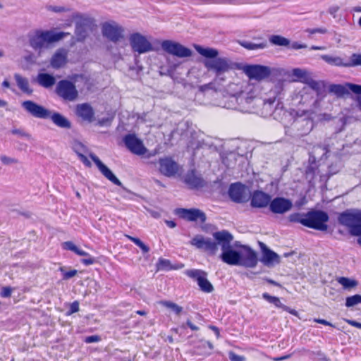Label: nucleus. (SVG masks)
Returning a JSON list of instances; mask_svg holds the SVG:
<instances>
[{
	"label": "nucleus",
	"instance_id": "4d7b16f0",
	"mask_svg": "<svg viewBox=\"0 0 361 361\" xmlns=\"http://www.w3.org/2000/svg\"><path fill=\"white\" fill-rule=\"evenodd\" d=\"M314 322L316 323H318V324L325 325V326H329L334 327V324H332L331 322H329L327 320L324 319H314Z\"/></svg>",
	"mask_w": 361,
	"mask_h": 361
},
{
	"label": "nucleus",
	"instance_id": "c756f323",
	"mask_svg": "<svg viewBox=\"0 0 361 361\" xmlns=\"http://www.w3.org/2000/svg\"><path fill=\"white\" fill-rule=\"evenodd\" d=\"M213 344L209 341H201L196 347L197 355L207 356L209 355L213 350Z\"/></svg>",
	"mask_w": 361,
	"mask_h": 361
},
{
	"label": "nucleus",
	"instance_id": "f3484780",
	"mask_svg": "<svg viewBox=\"0 0 361 361\" xmlns=\"http://www.w3.org/2000/svg\"><path fill=\"white\" fill-rule=\"evenodd\" d=\"M228 195L231 200L237 203L247 201L246 188L241 183H235L230 185Z\"/></svg>",
	"mask_w": 361,
	"mask_h": 361
},
{
	"label": "nucleus",
	"instance_id": "393cba45",
	"mask_svg": "<svg viewBox=\"0 0 361 361\" xmlns=\"http://www.w3.org/2000/svg\"><path fill=\"white\" fill-rule=\"evenodd\" d=\"M73 149L86 167L90 168L92 166L91 161L85 154L88 152V149L86 146L80 142H75L73 145Z\"/></svg>",
	"mask_w": 361,
	"mask_h": 361
},
{
	"label": "nucleus",
	"instance_id": "c9c22d12",
	"mask_svg": "<svg viewBox=\"0 0 361 361\" xmlns=\"http://www.w3.org/2000/svg\"><path fill=\"white\" fill-rule=\"evenodd\" d=\"M159 303L161 305L170 309L177 316H179L183 312V307L169 300H161Z\"/></svg>",
	"mask_w": 361,
	"mask_h": 361
},
{
	"label": "nucleus",
	"instance_id": "864d4df0",
	"mask_svg": "<svg viewBox=\"0 0 361 361\" xmlns=\"http://www.w3.org/2000/svg\"><path fill=\"white\" fill-rule=\"evenodd\" d=\"M12 293V288L9 286H5L2 288L1 295L4 298L11 297Z\"/></svg>",
	"mask_w": 361,
	"mask_h": 361
},
{
	"label": "nucleus",
	"instance_id": "a18cd8bd",
	"mask_svg": "<svg viewBox=\"0 0 361 361\" xmlns=\"http://www.w3.org/2000/svg\"><path fill=\"white\" fill-rule=\"evenodd\" d=\"M124 37L125 30L122 27L114 23V42L124 39Z\"/></svg>",
	"mask_w": 361,
	"mask_h": 361
},
{
	"label": "nucleus",
	"instance_id": "a878e982",
	"mask_svg": "<svg viewBox=\"0 0 361 361\" xmlns=\"http://www.w3.org/2000/svg\"><path fill=\"white\" fill-rule=\"evenodd\" d=\"M90 158L94 161L100 172L109 180L113 181V172L104 165L99 157L92 152L88 154Z\"/></svg>",
	"mask_w": 361,
	"mask_h": 361
},
{
	"label": "nucleus",
	"instance_id": "1a4fd4ad",
	"mask_svg": "<svg viewBox=\"0 0 361 361\" xmlns=\"http://www.w3.org/2000/svg\"><path fill=\"white\" fill-rule=\"evenodd\" d=\"M186 276L195 281L201 291L210 293L214 288L207 279V273L201 269H188L185 271Z\"/></svg>",
	"mask_w": 361,
	"mask_h": 361
},
{
	"label": "nucleus",
	"instance_id": "4468645a",
	"mask_svg": "<svg viewBox=\"0 0 361 361\" xmlns=\"http://www.w3.org/2000/svg\"><path fill=\"white\" fill-rule=\"evenodd\" d=\"M190 244L211 255H214L218 250V245L220 243L218 241H212L210 238H204L202 235H196L191 240Z\"/></svg>",
	"mask_w": 361,
	"mask_h": 361
},
{
	"label": "nucleus",
	"instance_id": "052dcab7",
	"mask_svg": "<svg viewBox=\"0 0 361 361\" xmlns=\"http://www.w3.org/2000/svg\"><path fill=\"white\" fill-rule=\"evenodd\" d=\"M186 326L189 327L192 331H197L199 330V327L195 325L190 320L188 319L186 323Z\"/></svg>",
	"mask_w": 361,
	"mask_h": 361
},
{
	"label": "nucleus",
	"instance_id": "3c124183",
	"mask_svg": "<svg viewBox=\"0 0 361 361\" xmlns=\"http://www.w3.org/2000/svg\"><path fill=\"white\" fill-rule=\"evenodd\" d=\"M79 311V302L78 301L73 302L70 305V309L68 310V314H71Z\"/></svg>",
	"mask_w": 361,
	"mask_h": 361
},
{
	"label": "nucleus",
	"instance_id": "c85d7f7f",
	"mask_svg": "<svg viewBox=\"0 0 361 361\" xmlns=\"http://www.w3.org/2000/svg\"><path fill=\"white\" fill-rule=\"evenodd\" d=\"M37 78L39 84L46 88L52 87L56 82L55 78L49 73H39Z\"/></svg>",
	"mask_w": 361,
	"mask_h": 361
},
{
	"label": "nucleus",
	"instance_id": "412c9836",
	"mask_svg": "<svg viewBox=\"0 0 361 361\" xmlns=\"http://www.w3.org/2000/svg\"><path fill=\"white\" fill-rule=\"evenodd\" d=\"M62 247L66 250H71L79 256L87 257L81 259L82 264L88 266L93 264L96 260L94 257L90 255L87 252L78 247L72 241H66L62 244Z\"/></svg>",
	"mask_w": 361,
	"mask_h": 361
},
{
	"label": "nucleus",
	"instance_id": "ddd939ff",
	"mask_svg": "<svg viewBox=\"0 0 361 361\" xmlns=\"http://www.w3.org/2000/svg\"><path fill=\"white\" fill-rule=\"evenodd\" d=\"M158 163L159 171L166 177L175 176L179 171L180 166L170 157L160 158Z\"/></svg>",
	"mask_w": 361,
	"mask_h": 361
},
{
	"label": "nucleus",
	"instance_id": "c03bdc74",
	"mask_svg": "<svg viewBox=\"0 0 361 361\" xmlns=\"http://www.w3.org/2000/svg\"><path fill=\"white\" fill-rule=\"evenodd\" d=\"M262 298L266 300L267 302L274 304L277 307H282V304L280 301V299L276 296L270 295L267 293H264L262 294Z\"/></svg>",
	"mask_w": 361,
	"mask_h": 361
},
{
	"label": "nucleus",
	"instance_id": "09e8293b",
	"mask_svg": "<svg viewBox=\"0 0 361 361\" xmlns=\"http://www.w3.org/2000/svg\"><path fill=\"white\" fill-rule=\"evenodd\" d=\"M346 86L347 88L348 89V91L350 90L351 92L357 94H361V85L352 83H347Z\"/></svg>",
	"mask_w": 361,
	"mask_h": 361
},
{
	"label": "nucleus",
	"instance_id": "f03ea898",
	"mask_svg": "<svg viewBox=\"0 0 361 361\" xmlns=\"http://www.w3.org/2000/svg\"><path fill=\"white\" fill-rule=\"evenodd\" d=\"M214 239L221 243L223 250L220 255L221 260L229 265L240 264L241 254L231 248L233 235L227 231H217L214 233Z\"/></svg>",
	"mask_w": 361,
	"mask_h": 361
},
{
	"label": "nucleus",
	"instance_id": "7c9ffc66",
	"mask_svg": "<svg viewBox=\"0 0 361 361\" xmlns=\"http://www.w3.org/2000/svg\"><path fill=\"white\" fill-rule=\"evenodd\" d=\"M15 79L16 80V83L18 87L23 91L24 93L27 94H31L32 92V90L30 87L29 82L27 78H23L18 74L15 75Z\"/></svg>",
	"mask_w": 361,
	"mask_h": 361
},
{
	"label": "nucleus",
	"instance_id": "f257e3e1",
	"mask_svg": "<svg viewBox=\"0 0 361 361\" xmlns=\"http://www.w3.org/2000/svg\"><path fill=\"white\" fill-rule=\"evenodd\" d=\"M198 54L206 58L204 66L208 71H211L216 76H220L233 68V63L226 57H218L219 51L214 48L195 46Z\"/></svg>",
	"mask_w": 361,
	"mask_h": 361
},
{
	"label": "nucleus",
	"instance_id": "de8ad7c7",
	"mask_svg": "<svg viewBox=\"0 0 361 361\" xmlns=\"http://www.w3.org/2000/svg\"><path fill=\"white\" fill-rule=\"evenodd\" d=\"M63 274V279L68 280L77 274V270L71 269L70 271H66L64 267H60L59 269Z\"/></svg>",
	"mask_w": 361,
	"mask_h": 361
},
{
	"label": "nucleus",
	"instance_id": "473e14b6",
	"mask_svg": "<svg viewBox=\"0 0 361 361\" xmlns=\"http://www.w3.org/2000/svg\"><path fill=\"white\" fill-rule=\"evenodd\" d=\"M336 281L344 289L348 290L354 288L358 285V282L356 280L345 276L338 277Z\"/></svg>",
	"mask_w": 361,
	"mask_h": 361
},
{
	"label": "nucleus",
	"instance_id": "e2e57ef3",
	"mask_svg": "<svg viewBox=\"0 0 361 361\" xmlns=\"http://www.w3.org/2000/svg\"><path fill=\"white\" fill-rule=\"evenodd\" d=\"M209 329L214 332L217 338L220 337V331L217 326L211 325L209 326Z\"/></svg>",
	"mask_w": 361,
	"mask_h": 361
},
{
	"label": "nucleus",
	"instance_id": "49530a36",
	"mask_svg": "<svg viewBox=\"0 0 361 361\" xmlns=\"http://www.w3.org/2000/svg\"><path fill=\"white\" fill-rule=\"evenodd\" d=\"M102 33L104 37L113 40V25L109 23H104L102 27Z\"/></svg>",
	"mask_w": 361,
	"mask_h": 361
},
{
	"label": "nucleus",
	"instance_id": "bf43d9fd",
	"mask_svg": "<svg viewBox=\"0 0 361 361\" xmlns=\"http://www.w3.org/2000/svg\"><path fill=\"white\" fill-rule=\"evenodd\" d=\"M346 322L352 326H354V327L361 329V323L360 322H358L355 320H351V319L346 320Z\"/></svg>",
	"mask_w": 361,
	"mask_h": 361
},
{
	"label": "nucleus",
	"instance_id": "69168bd1",
	"mask_svg": "<svg viewBox=\"0 0 361 361\" xmlns=\"http://www.w3.org/2000/svg\"><path fill=\"white\" fill-rule=\"evenodd\" d=\"M166 225L170 228H174L176 226V224L173 221H166Z\"/></svg>",
	"mask_w": 361,
	"mask_h": 361
},
{
	"label": "nucleus",
	"instance_id": "603ef678",
	"mask_svg": "<svg viewBox=\"0 0 361 361\" xmlns=\"http://www.w3.org/2000/svg\"><path fill=\"white\" fill-rule=\"evenodd\" d=\"M1 161H2L3 164H6V165L18 163L17 159H13V158H11V157H6L4 155L1 157Z\"/></svg>",
	"mask_w": 361,
	"mask_h": 361
},
{
	"label": "nucleus",
	"instance_id": "39448f33",
	"mask_svg": "<svg viewBox=\"0 0 361 361\" xmlns=\"http://www.w3.org/2000/svg\"><path fill=\"white\" fill-rule=\"evenodd\" d=\"M306 227L317 231H325L328 228V214L322 210L312 209L305 213Z\"/></svg>",
	"mask_w": 361,
	"mask_h": 361
},
{
	"label": "nucleus",
	"instance_id": "b1692460",
	"mask_svg": "<svg viewBox=\"0 0 361 361\" xmlns=\"http://www.w3.org/2000/svg\"><path fill=\"white\" fill-rule=\"evenodd\" d=\"M68 50L60 48L56 50L51 59L50 63L54 68H60L66 65L68 61Z\"/></svg>",
	"mask_w": 361,
	"mask_h": 361
},
{
	"label": "nucleus",
	"instance_id": "680f3d73",
	"mask_svg": "<svg viewBox=\"0 0 361 361\" xmlns=\"http://www.w3.org/2000/svg\"><path fill=\"white\" fill-rule=\"evenodd\" d=\"M12 134L13 135H19L20 136H27V134L20 129H13L11 130Z\"/></svg>",
	"mask_w": 361,
	"mask_h": 361
},
{
	"label": "nucleus",
	"instance_id": "5fc2aeb1",
	"mask_svg": "<svg viewBox=\"0 0 361 361\" xmlns=\"http://www.w3.org/2000/svg\"><path fill=\"white\" fill-rule=\"evenodd\" d=\"M99 341H100V337L97 335H92V336H87L85 338V342L86 343H96V342H99Z\"/></svg>",
	"mask_w": 361,
	"mask_h": 361
},
{
	"label": "nucleus",
	"instance_id": "13d9d810",
	"mask_svg": "<svg viewBox=\"0 0 361 361\" xmlns=\"http://www.w3.org/2000/svg\"><path fill=\"white\" fill-rule=\"evenodd\" d=\"M307 32L310 34H315V33L324 34L326 32V29H324V28H315V29L307 30Z\"/></svg>",
	"mask_w": 361,
	"mask_h": 361
},
{
	"label": "nucleus",
	"instance_id": "a211bd4d",
	"mask_svg": "<svg viewBox=\"0 0 361 361\" xmlns=\"http://www.w3.org/2000/svg\"><path fill=\"white\" fill-rule=\"evenodd\" d=\"M292 202L283 197H275L269 202V209L274 214H284L292 208Z\"/></svg>",
	"mask_w": 361,
	"mask_h": 361
},
{
	"label": "nucleus",
	"instance_id": "5701e85b",
	"mask_svg": "<svg viewBox=\"0 0 361 361\" xmlns=\"http://www.w3.org/2000/svg\"><path fill=\"white\" fill-rule=\"evenodd\" d=\"M262 251V257L261 261L267 266L272 265L274 263L279 264L280 262L279 256L273 250H270L263 243H259Z\"/></svg>",
	"mask_w": 361,
	"mask_h": 361
},
{
	"label": "nucleus",
	"instance_id": "6ab92c4d",
	"mask_svg": "<svg viewBox=\"0 0 361 361\" xmlns=\"http://www.w3.org/2000/svg\"><path fill=\"white\" fill-rule=\"evenodd\" d=\"M94 25L92 20L87 18H82L76 23L75 35L78 41L82 42L85 39L89 31H92Z\"/></svg>",
	"mask_w": 361,
	"mask_h": 361
},
{
	"label": "nucleus",
	"instance_id": "7ed1b4c3",
	"mask_svg": "<svg viewBox=\"0 0 361 361\" xmlns=\"http://www.w3.org/2000/svg\"><path fill=\"white\" fill-rule=\"evenodd\" d=\"M69 35V32H54L52 30H36L34 34L30 37V44L35 50L40 51L47 48L50 44L59 42Z\"/></svg>",
	"mask_w": 361,
	"mask_h": 361
},
{
	"label": "nucleus",
	"instance_id": "2f4dec72",
	"mask_svg": "<svg viewBox=\"0 0 361 361\" xmlns=\"http://www.w3.org/2000/svg\"><path fill=\"white\" fill-rule=\"evenodd\" d=\"M329 90L331 93L334 94L337 97H343L345 95L349 94V91L346 85H343L333 84L329 86Z\"/></svg>",
	"mask_w": 361,
	"mask_h": 361
},
{
	"label": "nucleus",
	"instance_id": "6e6552de",
	"mask_svg": "<svg viewBox=\"0 0 361 361\" xmlns=\"http://www.w3.org/2000/svg\"><path fill=\"white\" fill-rule=\"evenodd\" d=\"M56 93L65 101L73 102L78 97L75 84L68 80H61L57 83Z\"/></svg>",
	"mask_w": 361,
	"mask_h": 361
},
{
	"label": "nucleus",
	"instance_id": "37998d69",
	"mask_svg": "<svg viewBox=\"0 0 361 361\" xmlns=\"http://www.w3.org/2000/svg\"><path fill=\"white\" fill-rule=\"evenodd\" d=\"M359 303H361V295L356 294L346 298L345 306L348 307H353Z\"/></svg>",
	"mask_w": 361,
	"mask_h": 361
},
{
	"label": "nucleus",
	"instance_id": "423d86ee",
	"mask_svg": "<svg viewBox=\"0 0 361 361\" xmlns=\"http://www.w3.org/2000/svg\"><path fill=\"white\" fill-rule=\"evenodd\" d=\"M126 148L133 154L143 157L148 152L143 141L135 133H128L123 137Z\"/></svg>",
	"mask_w": 361,
	"mask_h": 361
},
{
	"label": "nucleus",
	"instance_id": "cd10ccee",
	"mask_svg": "<svg viewBox=\"0 0 361 361\" xmlns=\"http://www.w3.org/2000/svg\"><path fill=\"white\" fill-rule=\"evenodd\" d=\"M49 118L57 126L63 128H70L71 127V122L62 114L59 112L51 113Z\"/></svg>",
	"mask_w": 361,
	"mask_h": 361
},
{
	"label": "nucleus",
	"instance_id": "72a5a7b5",
	"mask_svg": "<svg viewBox=\"0 0 361 361\" xmlns=\"http://www.w3.org/2000/svg\"><path fill=\"white\" fill-rule=\"evenodd\" d=\"M240 44L247 50L262 49H264L267 46V43L264 40L257 43H253L248 41H242L240 42Z\"/></svg>",
	"mask_w": 361,
	"mask_h": 361
},
{
	"label": "nucleus",
	"instance_id": "aec40b11",
	"mask_svg": "<svg viewBox=\"0 0 361 361\" xmlns=\"http://www.w3.org/2000/svg\"><path fill=\"white\" fill-rule=\"evenodd\" d=\"M75 114L84 122L92 123L94 120V109L88 103L77 104Z\"/></svg>",
	"mask_w": 361,
	"mask_h": 361
},
{
	"label": "nucleus",
	"instance_id": "f704fd0d",
	"mask_svg": "<svg viewBox=\"0 0 361 361\" xmlns=\"http://www.w3.org/2000/svg\"><path fill=\"white\" fill-rule=\"evenodd\" d=\"M269 42L276 46L288 47L290 46V40L281 35H274L269 37Z\"/></svg>",
	"mask_w": 361,
	"mask_h": 361
},
{
	"label": "nucleus",
	"instance_id": "9d476101",
	"mask_svg": "<svg viewBox=\"0 0 361 361\" xmlns=\"http://www.w3.org/2000/svg\"><path fill=\"white\" fill-rule=\"evenodd\" d=\"M161 48L168 54L179 58L190 57L192 55V51L189 48L171 40L163 41Z\"/></svg>",
	"mask_w": 361,
	"mask_h": 361
},
{
	"label": "nucleus",
	"instance_id": "0e129e2a",
	"mask_svg": "<svg viewBox=\"0 0 361 361\" xmlns=\"http://www.w3.org/2000/svg\"><path fill=\"white\" fill-rule=\"evenodd\" d=\"M290 357V355H283L281 357H273L272 360L274 361H281V360H286V359L289 358Z\"/></svg>",
	"mask_w": 361,
	"mask_h": 361
},
{
	"label": "nucleus",
	"instance_id": "9b49d317",
	"mask_svg": "<svg viewBox=\"0 0 361 361\" xmlns=\"http://www.w3.org/2000/svg\"><path fill=\"white\" fill-rule=\"evenodd\" d=\"M130 43L134 52L144 54L153 49L152 44L141 34L133 33L130 37Z\"/></svg>",
	"mask_w": 361,
	"mask_h": 361
},
{
	"label": "nucleus",
	"instance_id": "774afa93",
	"mask_svg": "<svg viewBox=\"0 0 361 361\" xmlns=\"http://www.w3.org/2000/svg\"><path fill=\"white\" fill-rule=\"evenodd\" d=\"M2 86L4 87L8 88V87H10V82L7 80H5L2 82Z\"/></svg>",
	"mask_w": 361,
	"mask_h": 361
},
{
	"label": "nucleus",
	"instance_id": "0eeeda50",
	"mask_svg": "<svg viewBox=\"0 0 361 361\" xmlns=\"http://www.w3.org/2000/svg\"><path fill=\"white\" fill-rule=\"evenodd\" d=\"M243 72L250 80L261 82L270 77L271 69L267 66L249 64L243 67Z\"/></svg>",
	"mask_w": 361,
	"mask_h": 361
},
{
	"label": "nucleus",
	"instance_id": "dca6fc26",
	"mask_svg": "<svg viewBox=\"0 0 361 361\" xmlns=\"http://www.w3.org/2000/svg\"><path fill=\"white\" fill-rule=\"evenodd\" d=\"M240 248L243 251L240 264L247 268L255 267L258 263V257L256 251L246 245H240Z\"/></svg>",
	"mask_w": 361,
	"mask_h": 361
},
{
	"label": "nucleus",
	"instance_id": "20e7f679",
	"mask_svg": "<svg viewBox=\"0 0 361 361\" xmlns=\"http://www.w3.org/2000/svg\"><path fill=\"white\" fill-rule=\"evenodd\" d=\"M338 221L348 228L352 235L360 237L357 243L361 245V210L347 209L338 214Z\"/></svg>",
	"mask_w": 361,
	"mask_h": 361
},
{
	"label": "nucleus",
	"instance_id": "6e6d98bb",
	"mask_svg": "<svg viewBox=\"0 0 361 361\" xmlns=\"http://www.w3.org/2000/svg\"><path fill=\"white\" fill-rule=\"evenodd\" d=\"M291 48L292 49H305L307 47V45L305 44H300L298 42H294L293 43L290 42V46L288 47Z\"/></svg>",
	"mask_w": 361,
	"mask_h": 361
},
{
	"label": "nucleus",
	"instance_id": "58836bf2",
	"mask_svg": "<svg viewBox=\"0 0 361 361\" xmlns=\"http://www.w3.org/2000/svg\"><path fill=\"white\" fill-rule=\"evenodd\" d=\"M288 220L291 223H300L306 227L305 214H301L298 212L293 213L288 216Z\"/></svg>",
	"mask_w": 361,
	"mask_h": 361
},
{
	"label": "nucleus",
	"instance_id": "338daca9",
	"mask_svg": "<svg viewBox=\"0 0 361 361\" xmlns=\"http://www.w3.org/2000/svg\"><path fill=\"white\" fill-rule=\"evenodd\" d=\"M135 313H136L137 314L140 315V316H146V315H147V312H146V311H145V310H137V311L135 312Z\"/></svg>",
	"mask_w": 361,
	"mask_h": 361
},
{
	"label": "nucleus",
	"instance_id": "4c0bfd02",
	"mask_svg": "<svg viewBox=\"0 0 361 361\" xmlns=\"http://www.w3.org/2000/svg\"><path fill=\"white\" fill-rule=\"evenodd\" d=\"M321 58L327 63L337 66H345L346 63H343L341 58L338 56H331L329 55H322Z\"/></svg>",
	"mask_w": 361,
	"mask_h": 361
},
{
	"label": "nucleus",
	"instance_id": "ea45409f",
	"mask_svg": "<svg viewBox=\"0 0 361 361\" xmlns=\"http://www.w3.org/2000/svg\"><path fill=\"white\" fill-rule=\"evenodd\" d=\"M361 66V54H353L350 57L349 62L345 64L346 67H355Z\"/></svg>",
	"mask_w": 361,
	"mask_h": 361
},
{
	"label": "nucleus",
	"instance_id": "e433bc0d",
	"mask_svg": "<svg viewBox=\"0 0 361 361\" xmlns=\"http://www.w3.org/2000/svg\"><path fill=\"white\" fill-rule=\"evenodd\" d=\"M183 267V264H181L180 266L174 267L171 264V262L169 259H159L157 262V269L159 270H166L169 271L172 269H177L178 268Z\"/></svg>",
	"mask_w": 361,
	"mask_h": 361
},
{
	"label": "nucleus",
	"instance_id": "2eb2a0df",
	"mask_svg": "<svg viewBox=\"0 0 361 361\" xmlns=\"http://www.w3.org/2000/svg\"><path fill=\"white\" fill-rule=\"evenodd\" d=\"M176 214L188 221H197L199 220L201 224H203L206 221L205 214L199 209L179 208L176 210Z\"/></svg>",
	"mask_w": 361,
	"mask_h": 361
},
{
	"label": "nucleus",
	"instance_id": "8fccbe9b",
	"mask_svg": "<svg viewBox=\"0 0 361 361\" xmlns=\"http://www.w3.org/2000/svg\"><path fill=\"white\" fill-rule=\"evenodd\" d=\"M228 357L231 361H243L245 360L243 356L238 355L233 351L229 352Z\"/></svg>",
	"mask_w": 361,
	"mask_h": 361
},
{
	"label": "nucleus",
	"instance_id": "79ce46f5",
	"mask_svg": "<svg viewBox=\"0 0 361 361\" xmlns=\"http://www.w3.org/2000/svg\"><path fill=\"white\" fill-rule=\"evenodd\" d=\"M128 238L138 246L144 254L149 252V247L145 245L140 238L127 235Z\"/></svg>",
	"mask_w": 361,
	"mask_h": 361
},
{
	"label": "nucleus",
	"instance_id": "bb28decb",
	"mask_svg": "<svg viewBox=\"0 0 361 361\" xmlns=\"http://www.w3.org/2000/svg\"><path fill=\"white\" fill-rule=\"evenodd\" d=\"M185 182L192 188H197L203 185V180L196 174L195 170L189 171L185 178Z\"/></svg>",
	"mask_w": 361,
	"mask_h": 361
},
{
	"label": "nucleus",
	"instance_id": "4be33fe9",
	"mask_svg": "<svg viewBox=\"0 0 361 361\" xmlns=\"http://www.w3.org/2000/svg\"><path fill=\"white\" fill-rule=\"evenodd\" d=\"M271 196L262 191L255 190L250 200V205L255 208L266 207L270 202Z\"/></svg>",
	"mask_w": 361,
	"mask_h": 361
},
{
	"label": "nucleus",
	"instance_id": "a19ab883",
	"mask_svg": "<svg viewBox=\"0 0 361 361\" xmlns=\"http://www.w3.org/2000/svg\"><path fill=\"white\" fill-rule=\"evenodd\" d=\"M309 86L317 92V95H321L323 93L325 85L322 82L312 80L309 82Z\"/></svg>",
	"mask_w": 361,
	"mask_h": 361
},
{
	"label": "nucleus",
	"instance_id": "f8f14e48",
	"mask_svg": "<svg viewBox=\"0 0 361 361\" xmlns=\"http://www.w3.org/2000/svg\"><path fill=\"white\" fill-rule=\"evenodd\" d=\"M23 108L31 116L37 118L47 119L51 116V111L32 100H26L22 103Z\"/></svg>",
	"mask_w": 361,
	"mask_h": 361
}]
</instances>
